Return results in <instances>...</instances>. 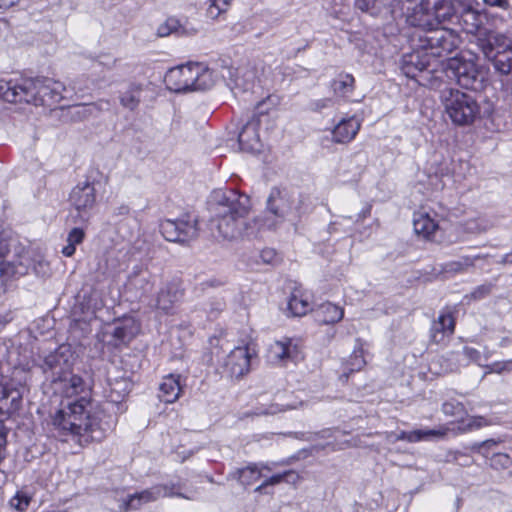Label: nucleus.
Masks as SVG:
<instances>
[{
  "label": "nucleus",
  "instance_id": "774afa93",
  "mask_svg": "<svg viewBox=\"0 0 512 512\" xmlns=\"http://www.w3.org/2000/svg\"><path fill=\"white\" fill-rule=\"evenodd\" d=\"M501 263L512 264V251L503 256Z\"/></svg>",
  "mask_w": 512,
  "mask_h": 512
},
{
  "label": "nucleus",
  "instance_id": "c9c22d12",
  "mask_svg": "<svg viewBox=\"0 0 512 512\" xmlns=\"http://www.w3.org/2000/svg\"><path fill=\"white\" fill-rule=\"evenodd\" d=\"M355 79L351 74L341 73L332 82L331 89L336 96L346 97L354 90Z\"/></svg>",
  "mask_w": 512,
  "mask_h": 512
},
{
  "label": "nucleus",
  "instance_id": "37998d69",
  "mask_svg": "<svg viewBox=\"0 0 512 512\" xmlns=\"http://www.w3.org/2000/svg\"><path fill=\"white\" fill-rule=\"evenodd\" d=\"M442 411L444 414L454 417H462L465 414L464 405L457 400H448L443 403Z\"/></svg>",
  "mask_w": 512,
  "mask_h": 512
},
{
  "label": "nucleus",
  "instance_id": "dca6fc26",
  "mask_svg": "<svg viewBox=\"0 0 512 512\" xmlns=\"http://www.w3.org/2000/svg\"><path fill=\"white\" fill-rule=\"evenodd\" d=\"M268 357L273 363L297 361L301 358L299 346L290 338H283L270 345Z\"/></svg>",
  "mask_w": 512,
  "mask_h": 512
},
{
  "label": "nucleus",
  "instance_id": "58836bf2",
  "mask_svg": "<svg viewBox=\"0 0 512 512\" xmlns=\"http://www.w3.org/2000/svg\"><path fill=\"white\" fill-rule=\"evenodd\" d=\"M10 399V405L7 406L9 412H14L20 408L22 396L16 389H10L5 383L0 381V401L7 402Z\"/></svg>",
  "mask_w": 512,
  "mask_h": 512
},
{
  "label": "nucleus",
  "instance_id": "680f3d73",
  "mask_svg": "<svg viewBox=\"0 0 512 512\" xmlns=\"http://www.w3.org/2000/svg\"><path fill=\"white\" fill-rule=\"evenodd\" d=\"M12 320V316H11V313H6V314H0V331L2 329H4V327L9 323L11 322Z\"/></svg>",
  "mask_w": 512,
  "mask_h": 512
},
{
  "label": "nucleus",
  "instance_id": "9d476101",
  "mask_svg": "<svg viewBox=\"0 0 512 512\" xmlns=\"http://www.w3.org/2000/svg\"><path fill=\"white\" fill-rule=\"evenodd\" d=\"M446 75L465 89L482 91L487 85V74L474 60L463 56H455L448 59Z\"/></svg>",
  "mask_w": 512,
  "mask_h": 512
},
{
  "label": "nucleus",
  "instance_id": "72a5a7b5",
  "mask_svg": "<svg viewBox=\"0 0 512 512\" xmlns=\"http://www.w3.org/2000/svg\"><path fill=\"white\" fill-rule=\"evenodd\" d=\"M484 256L476 255V256H462L458 260L450 261L444 264L443 271L445 273H464L467 272L470 268L475 266V262L477 260L483 259Z\"/></svg>",
  "mask_w": 512,
  "mask_h": 512
},
{
  "label": "nucleus",
  "instance_id": "b1692460",
  "mask_svg": "<svg viewBox=\"0 0 512 512\" xmlns=\"http://www.w3.org/2000/svg\"><path fill=\"white\" fill-rule=\"evenodd\" d=\"M448 428L440 427L439 429H418L410 432L401 431L396 435V440H405L408 442H419L423 440H430L431 438H443L446 436Z\"/></svg>",
  "mask_w": 512,
  "mask_h": 512
},
{
  "label": "nucleus",
  "instance_id": "4d7b16f0",
  "mask_svg": "<svg viewBox=\"0 0 512 512\" xmlns=\"http://www.w3.org/2000/svg\"><path fill=\"white\" fill-rule=\"evenodd\" d=\"M252 222L258 224L260 228L266 227L268 229H272L276 226V222H270L268 219H262L260 217L254 218Z\"/></svg>",
  "mask_w": 512,
  "mask_h": 512
},
{
  "label": "nucleus",
  "instance_id": "7ed1b4c3",
  "mask_svg": "<svg viewBox=\"0 0 512 512\" xmlns=\"http://www.w3.org/2000/svg\"><path fill=\"white\" fill-rule=\"evenodd\" d=\"M32 270L45 277L50 266L40 255H33L11 231H0V297Z\"/></svg>",
  "mask_w": 512,
  "mask_h": 512
},
{
  "label": "nucleus",
  "instance_id": "79ce46f5",
  "mask_svg": "<svg viewBox=\"0 0 512 512\" xmlns=\"http://www.w3.org/2000/svg\"><path fill=\"white\" fill-rule=\"evenodd\" d=\"M492 469L501 471L512 466V458L506 453H494L489 459Z\"/></svg>",
  "mask_w": 512,
  "mask_h": 512
},
{
  "label": "nucleus",
  "instance_id": "c756f323",
  "mask_svg": "<svg viewBox=\"0 0 512 512\" xmlns=\"http://www.w3.org/2000/svg\"><path fill=\"white\" fill-rule=\"evenodd\" d=\"M72 352L69 346H59L54 352L44 357L41 369L44 372L55 370L56 366L65 365L67 359H72Z\"/></svg>",
  "mask_w": 512,
  "mask_h": 512
},
{
  "label": "nucleus",
  "instance_id": "09e8293b",
  "mask_svg": "<svg viewBox=\"0 0 512 512\" xmlns=\"http://www.w3.org/2000/svg\"><path fill=\"white\" fill-rule=\"evenodd\" d=\"M30 503V497L26 495L16 494L11 500V506L18 511H24Z\"/></svg>",
  "mask_w": 512,
  "mask_h": 512
},
{
  "label": "nucleus",
  "instance_id": "13d9d810",
  "mask_svg": "<svg viewBox=\"0 0 512 512\" xmlns=\"http://www.w3.org/2000/svg\"><path fill=\"white\" fill-rule=\"evenodd\" d=\"M278 411L277 406L271 405L268 409H260L257 408V410L254 412V415H269V414H276Z\"/></svg>",
  "mask_w": 512,
  "mask_h": 512
},
{
  "label": "nucleus",
  "instance_id": "c03bdc74",
  "mask_svg": "<svg viewBox=\"0 0 512 512\" xmlns=\"http://www.w3.org/2000/svg\"><path fill=\"white\" fill-rule=\"evenodd\" d=\"M494 288V284L492 283H484L477 287H475L470 294L466 295L465 298L469 300H482L489 296Z\"/></svg>",
  "mask_w": 512,
  "mask_h": 512
},
{
  "label": "nucleus",
  "instance_id": "f3484780",
  "mask_svg": "<svg viewBox=\"0 0 512 512\" xmlns=\"http://www.w3.org/2000/svg\"><path fill=\"white\" fill-rule=\"evenodd\" d=\"M251 353L247 346L236 347L226 358L225 368L231 377H241L250 370Z\"/></svg>",
  "mask_w": 512,
  "mask_h": 512
},
{
  "label": "nucleus",
  "instance_id": "ea45409f",
  "mask_svg": "<svg viewBox=\"0 0 512 512\" xmlns=\"http://www.w3.org/2000/svg\"><path fill=\"white\" fill-rule=\"evenodd\" d=\"M72 359H67L65 361V365L56 366L55 370H51L50 372H44L46 380L50 381L52 386L54 387L58 384L63 378L68 377L72 372Z\"/></svg>",
  "mask_w": 512,
  "mask_h": 512
},
{
  "label": "nucleus",
  "instance_id": "603ef678",
  "mask_svg": "<svg viewBox=\"0 0 512 512\" xmlns=\"http://www.w3.org/2000/svg\"><path fill=\"white\" fill-rule=\"evenodd\" d=\"M498 442H496L493 439H489L486 441H483L481 443L476 444L478 451L485 457H488V450L492 447L496 446Z\"/></svg>",
  "mask_w": 512,
  "mask_h": 512
},
{
  "label": "nucleus",
  "instance_id": "e2e57ef3",
  "mask_svg": "<svg viewBox=\"0 0 512 512\" xmlns=\"http://www.w3.org/2000/svg\"><path fill=\"white\" fill-rule=\"evenodd\" d=\"M20 0H0V8L8 9L15 4H17Z\"/></svg>",
  "mask_w": 512,
  "mask_h": 512
},
{
  "label": "nucleus",
  "instance_id": "052dcab7",
  "mask_svg": "<svg viewBox=\"0 0 512 512\" xmlns=\"http://www.w3.org/2000/svg\"><path fill=\"white\" fill-rule=\"evenodd\" d=\"M76 251V246L67 242V245L63 247L62 254L66 257H71Z\"/></svg>",
  "mask_w": 512,
  "mask_h": 512
},
{
  "label": "nucleus",
  "instance_id": "f257e3e1",
  "mask_svg": "<svg viewBox=\"0 0 512 512\" xmlns=\"http://www.w3.org/2000/svg\"><path fill=\"white\" fill-rule=\"evenodd\" d=\"M99 403L87 397H81L58 410L52 418L54 436L61 441L67 437L77 438L80 445L92 441H101L115 424Z\"/></svg>",
  "mask_w": 512,
  "mask_h": 512
},
{
  "label": "nucleus",
  "instance_id": "3c124183",
  "mask_svg": "<svg viewBox=\"0 0 512 512\" xmlns=\"http://www.w3.org/2000/svg\"><path fill=\"white\" fill-rule=\"evenodd\" d=\"M334 104L331 98H322L318 100H314L310 103V108L312 111L321 112L323 109L332 107Z\"/></svg>",
  "mask_w": 512,
  "mask_h": 512
},
{
  "label": "nucleus",
  "instance_id": "4c0bfd02",
  "mask_svg": "<svg viewBox=\"0 0 512 512\" xmlns=\"http://www.w3.org/2000/svg\"><path fill=\"white\" fill-rule=\"evenodd\" d=\"M111 109V101L108 99H100L96 102L79 105L76 114L82 117L97 116L101 112Z\"/></svg>",
  "mask_w": 512,
  "mask_h": 512
},
{
  "label": "nucleus",
  "instance_id": "49530a36",
  "mask_svg": "<svg viewBox=\"0 0 512 512\" xmlns=\"http://www.w3.org/2000/svg\"><path fill=\"white\" fill-rule=\"evenodd\" d=\"M488 373H497L502 374L504 372L512 371V360L494 362L490 364L488 367Z\"/></svg>",
  "mask_w": 512,
  "mask_h": 512
},
{
  "label": "nucleus",
  "instance_id": "ddd939ff",
  "mask_svg": "<svg viewBox=\"0 0 512 512\" xmlns=\"http://www.w3.org/2000/svg\"><path fill=\"white\" fill-rule=\"evenodd\" d=\"M431 66L429 56L417 49V51L405 54L402 57L400 68L405 76L414 79L420 85L429 83L430 86L434 87V81L429 77L433 71Z\"/></svg>",
  "mask_w": 512,
  "mask_h": 512
},
{
  "label": "nucleus",
  "instance_id": "a19ab883",
  "mask_svg": "<svg viewBox=\"0 0 512 512\" xmlns=\"http://www.w3.org/2000/svg\"><path fill=\"white\" fill-rule=\"evenodd\" d=\"M233 0H209L207 16L213 20L225 14L231 7Z\"/></svg>",
  "mask_w": 512,
  "mask_h": 512
},
{
  "label": "nucleus",
  "instance_id": "a211bd4d",
  "mask_svg": "<svg viewBox=\"0 0 512 512\" xmlns=\"http://www.w3.org/2000/svg\"><path fill=\"white\" fill-rule=\"evenodd\" d=\"M260 118L253 116L242 127L238 135V142L240 148L247 152H259L261 150L260 136H259Z\"/></svg>",
  "mask_w": 512,
  "mask_h": 512
},
{
  "label": "nucleus",
  "instance_id": "a878e982",
  "mask_svg": "<svg viewBox=\"0 0 512 512\" xmlns=\"http://www.w3.org/2000/svg\"><path fill=\"white\" fill-rule=\"evenodd\" d=\"M108 406L114 408V405L121 404L125 397L130 393L132 383L127 378L115 379L109 383Z\"/></svg>",
  "mask_w": 512,
  "mask_h": 512
},
{
  "label": "nucleus",
  "instance_id": "20e7f679",
  "mask_svg": "<svg viewBox=\"0 0 512 512\" xmlns=\"http://www.w3.org/2000/svg\"><path fill=\"white\" fill-rule=\"evenodd\" d=\"M62 89L61 83L48 78L22 79L20 82L0 80V98L10 103L51 105L62 98Z\"/></svg>",
  "mask_w": 512,
  "mask_h": 512
},
{
  "label": "nucleus",
  "instance_id": "473e14b6",
  "mask_svg": "<svg viewBox=\"0 0 512 512\" xmlns=\"http://www.w3.org/2000/svg\"><path fill=\"white\" fill-rule=\"evenodd\" d=\"M228 477L237 480L243 486H250L261 477V468L257 464H250L236 469Z\"/></svg>",
  "mask_w": 512,
  "mask_h": 512
},
{
  "label": "nucleus",
  "instance_id": "8fccbe9b",
  "mask_svg": "<svg viewBox=\"0 0 512 512\" xmlns=\"http://www.w3.org/2000/svg\"><path fill=\"white\" fill-rule=\"evenodd\" d=\"M7 433V428L4 423L0 421V463L6 457Z\"/></svg>",
  "mask_w": 512,
  "mask_h": 512
},
{
  "label": "nucleus",
  "instance_id": "7c9ffc66",
  "mask_svg": "<svg viewBox=\"0 0 512 512\" xmlns=\"http://www.w3.org/2000/svg\"><path fill=\"white\" fill-rule=\"evenodd\" d=\"M196 32V29L187 28L186 26L180 24L178 19L173 17L168 18L157 28V35L159 37H166L171 34H176L177 36H191L196 34Z\"/></svg>",
  "mask_w": 512,
  "mask_h": 512
},
{
  "label": "nucleus",
  "instance_id": "338daca9",
  "mask_svg": "<svg viewBox=\"0 0 512 512\" xmlns=\"http://www.w3.org/2000/svg\"><path fill=\"white\" fill-rule=\"evenodd\" d=\"M232 31L238 33V34H241V33H244L245 32V25L242 23V22H238V23H235L232 27H231Z\"/></svg>",
  "mask_w": 512,
  "mask_h": 512
},
{
  "label": "nucleus",
  "instance_id": "0e129e2a",
  "mask_svg": "<svg viewBox=\"0 0 512 512\" xmlns=\"http://www.w3.org/2000/svg\"><path fill=\"white\" fill-rule=\"evenodd\" d=\"M486 5L503 7L506 4V0H483Z\"/></svg>",
  "mask_w": 512,
  "mask_h": 512
},
{
  "label": "nucleus",
  "instance_id": "2f4dec72",
  "mask_svg": "<svg viewBox=\"0 0 512 512\" xmlns=\"http://www.w3.org/2000/svg\"><path fill=\"white\" fill-rule=\"evenodd\" d=\"M310 309L308 295L304 294L300 288H295L288 300V310L293 316H303Z\"/></svg>",
  "mask_w": 512,
  "mask_h": 512
},
{
  "label": "nucleus",
  "instance_id": "e433bc0d",
  "mask_svg": "<svg viewBox=\"0 0 512 512\" xmlns=\"http://www.w3.org/2000/svg\"><path fill=\"white\" fill-rule=\"evenodd\" d=\"M460 24L467 33H475L481 26V14L471 7L465 8L460 15Z\"/></svg>",
  "mask_w": 512,
  "mask_h": 512
},
{
  "label": "nucleus",
  "instance_id": "864d4df0",
  "mask_svg": "<svg viewBox=\"0 0 512 512\" xmlns=\"http://www.w3.org/2000/svg\"><path fill=\"white\" fill-rule=\"evenodd\" d=\"M465 358H467L470 361L477 362L479 361L481 354L478 350L472 347L465 346L462 351Z\"/></svg>",
  "mask_w": 512,
  "mask_h": 512
},
{
  "label": "nucleus",
  "instance_id": "5fc2aeb1",
  "mask_svg": "<svg viewBox=\"0 0 512 512\" xmlns=\"http://www.w3.org/2000/svg\"><path fill=\"white\" fill-rule=\"evenodd\" d=\"M290 473H291L290 471H286L281 474L273 475L264 481V485H266V486L277 485V484L281 483L285 479V477Z\"/></svg>",
  "mask_w": 512,
  "mask_h": 512
},
{
  "label": "nucleus",
  "instance_id": "6e6552de",
  "mask_svg": "<svg viewBox=\"0 0 512 512\" xmlns=\"http://www.w3.org/2000/svg\"><path fill=\"white\" fill-rule=\"evenodd\" d=\"M455 12L451 0H421L407 10L406 22L423 31L451 21Z\"/></svg>",
  "mask_w": 512,
  "mask_h": 512
},
{
  "label": "nucleus",
  "instance_id": "9b49d317",
  "mask_svg": "<svg viewBox=\"0 0 512 512\" xmlns=\"http://www.w3.org/2000/svg\"><path fill=\"white\" fill-rule=\"evenodd\" d=\"M183 488L184 485L181 482L154 485L141 492L129 495L120 507L123 511L136 510L143 504L156 501L162 497H181L190 499L189 496L181 492Z\"/></svg>",
  "mask_w": 512,
  "mask_h": 512
},
{
  "label": "nucleus",
  "instance_id": "4be33fe9",
  "mask_svg": "<svg viewBox=\"0 0 512 512\" xmlns=\"http://www.w3.org/2000/svg\"><path fill=\"white\" fill-rule=\"evenodd\" d=\"M286 196L287 194L278 188H273L267 199L268 212L279 219H283L291 210V204Z\"/></svg>",
  "mask_w": 512,
  "mask_h": 512
},
{
  "label": "nucleus",
  "instance_id": "bf43d9fd",
  "mask_svg": "<svg viewBox=\"0 0 512 512\" xmlns=\"http://www.w3.org/2000/svg\"><path fill=\"white\" fill-rule=\"evenodd\" d=\"M275 257V252L272 249H266L261 252V258L265 263H271Z\"/></svg>",
  "mask_w": 512,
  "mask_h": 512
},
{
  "label": "nucleus",
  "instance_id": "a18cd8bd",
  "mask_svg": "<svg viewBox=\"0 0 512 512\" xmlns=\"http://www.w3.org/2000/svg\"><path fill=\"white\" fill-rule=\"evenodd\" d=\"M365 363H366V361L364 359L363 348L362 347L355 348V350L350 358L351 370L352 371L360 370L365 365Z\"/></svg>",
  "mask_w": 512,
  "mask_h": 512
},
{
  "label": "nucleus",
  "instance_id": "5701e85b",
  "mask_svg": "<svg viewBox=\"0 0 512 512\" xmlns=\"http://www.w3.org/2000/svg\"><path fill=\"white\" fill-rule=\"evenodd\" d=\"M413 227L417 235L431 240L438 229V223L427 212H416L413 218Z\"/></svg>",
  "mask_w": 512,
  "mask_h": 512
},
{
  "label": "nucleus",
  "instance_id": "f03ea898",
  "mask_svg": "<svg viewBox=\"0 0 512 512\" xmlns=\"http://www.w3.org/2000/svg\"><path fill=\"white\" fill-rule=\"evenodd\" d=\"M211 218L209 227L216 238L236 240L244 235H252L251 223L247 216L252 209L250 197L237 190H217L209 200Z\"/></svg>",
  "mask_w": 512,
  "mask_h": 512
},
{
  "label": "nucleus",
  "instance_id": "c85d7f7f",
  "mask_svg": "<svg viewBox=\"0 0 512 512\" xmlns=\"http://www.w3.org/2000/svg\"><path fill=\"white\" fill-rule=\"evenodd\" d=\"M53 389L55 392L62 393L66 397H72L84 391L85 382L80 376L74 375L71 372L68 377L63 378Z\"/></svg>",
  "mask_w": 512,
  "mask_h": 512
},
{
  "label": "nucleus",
  "instance_id": "393cba45",
  "mask_svg": "<svg viewBox=\"0 0 512 512\" xmlns=\"http://www.w3.org/2000/svg\"><path fill=\"white\" fill-rule=\"evenodd\" d=\"M159 390V398L161 401L165 403L175 402L181 392L180 376L174 374L165 376L160 384Z\"/></svg>",
  "mask_w": 512,
  "mask_h": 512
},
{
  "label": "nucleus",
  "instance_id": "cd10ccee",
  "mask_svg": "<svg viewBox=\"0 0 512 512\" xmlns=\"http://www.w3.org/2000/svg\"><path fill=\"white\" fill-rule=\"evenodd\" d=\"M344 316V310L331 302L321 304L315 310V318L320 324H334Z\"/></svg>",
  "mask_w": 512,
  "mask_h": 512
},
{
  "label": "nucleus",
  "instance_id": "423d86ee",
  "mask_svg": "<svg viewBox=\"0 0 512 512\" xmlns=\"http://www.w3.org/2000/svg\"><path fill=\"white\" fill-rule=\"evenodd\" d=\"M440 100L446 115L457 126H469L481 118L480 104L471 94L445 87L440 92Z\"/></svg>",
  "mask_w": 512,
  "mask_h": 512
},
{
  "label": "nucleus",
  "instance_id": "6ab92c4d",
  "mask_svg": "<svg viewBox=\"0 0 512 512\" xmlns=\"http://www.w3.org/2000/svg\"><path fill=\"white\" fill-rule=\"evenodd\" d=\"M455 331V319L449 310L442 311L438 318L433 321L430 333L434 343H441L453 335Z\"/></svg>",
  "mask_w": 512,
  "mask_h": 512
},
{
  "label": "nucleus",
  "instance_id": "f8f14e48",
  "mask_svg": "<svg viewBox=\"0 0 512 512\" xmlns=\"http://www.w3.org/2000/svg\"><path fill=\"white\" fill-rule=\"evenodd\" d=\"M160 231L167 241L188 243L198 237V221L190 215L176 220L166 219L161 222Z\"/></svg>",
  "mask_w": 512,
  "mask_h": 512
},
{
  "label": "nucleus",
  "instance_id": "2eb2a0df",
  "mask_svg": "<svg viewBox=\"0 0 512 512\" xmlns=\"http://www.w3.org/2000/svg\"><path fill=\"white\" fill-rule=\"evenodd\" d=\"M184 296L182 281L174 278L166 282L157 294L156 306L165 313H172L176 303Z\"/></svg>",
  "mask_w": 512,
  "mask_h": 512
},
{
  "label": "nucleus",
  "instance_id": "39448f33",
  "mask_svg": "<svg viewBox=\"0 0 512 512\" xmlns=\"http://www.w3.org/2000/svg\"><path fill=\"white\" fill-rule=\"evenodd\" d=\"M164 82L170 91L176 93L201 91L214 85V76L205 64L189 63L168 70Z\"/></svg>",
  "mask_w": 512,
  "mask_h": 512
},
{
  "label": "nucleus",
  "instance_id": "4468645a",
  "mask_svg": "<svg viewBox=\"0 0 512 512\" xmlns=\"http://www.w3.org/2000/svg\"><path fill=\"white\" fill-rule=\"evenodd\" d=\"M69 202L79 214L91 210L96 204V189L94 182L86 179L79 182L70 192Z\"/></svg>",
  "mask_w": 512,
  "mask_h": 512
},
{
  "label": "nucleus",
  "instance_id": "de8ad7c7",
  "mask_svg": "<svg viewBox=\"0 0 512 512\" xmlns=\"http://www.w3.org/2000/svg\"><path fill=\"white\" fill-rule=\"evenodd\" d=\"M85 232L83 229L75 227L73 228L67 236V242L76 246L84 240Z\"/></svg>",
  "mask_w": 512,
  "mask_h": 512
},
{
  "label": "nucleus",
  "instance_id": "bb28decb",
  "mask_svg": "<svg viewBox=\"0 0 512 512\" xmlns=\"http://www.w3.org/2000/svg\"><path fill=\"white\" fill-rule=\"evenodd\" d=\"M129 284L139 290L141 295L149 294L154 286L151 274L141 266H135L129 277Z\"/></svg>",
  "mask_w": 512,
  "mask_h": 512
},
{
  "label": "nucleus",
  "instance_id": "0eeeda50",
  "mask_svg": "<svg viewBox=\"0 0 512 512\" xmlns=\"http://www.w3.org/2000/svg\"><path fill=\"white\" fill-rule=\"evenodd\" d=\"M477 47L484 58L490 61L496 72L502 75L512 73V39L492 30L480 31L476 39Z\"/></svg>",
  "mask_w": 512,
  "mask_h": 512
},
{
  "label": "nucleus",
  "instance_id": "f704fd0d",
  "mask_svg": "<svg viewBox=\"0 0 512 512\" xmlns=\"http://www.w3.org/2000/svg\"><path fill=\"white\" fill-rule=\"evenodd\" d=\"M142 86L139 84H131L126 91L120 94V104L130 111H134L141 101Z\"/></svg>",
  "mask_w": 512,
  "mask_h": 512
},
{
  "label": "nucleus",
  "instance_id": "69168bd1",
  "mask_svg": "<svg viewBox=\"0 0 512 512\" xmlns=\"http://www.w3.org/2000/svg\"><path fill=\"white\" fill-rule=\"evenodd\" d=\"M371 213V206H366L359 214L357 221L363 220Z\"/></svg>",
  "mask_w": 512,
  "mask_h": 512
},
{
  "label": "nucleus",
  "instance_id": "1a4fd4ad",
  "mask_svg": "<svg viewBox=\"0 0 512 512\" xmlns=\"http://www.w3.org/2000/svg\"><path fill=\"white\" fill-rule=\"evenodd\" d=\"M413 46L435 58L451 54L459 45L458 35L451 29L437 27L424 30L412 38Z\"/></svg>",
  "mask_w": 512,
  "mask_h": 512
},
{
  "label": "nucleus",
  "instance_id": "aec40b11",
  "mask_svg": "<svg viewBox=\"0 0 512 512\" xmlns=\"http://www.w3.org/2000/svg\"><path fill=\"white\" fill-rule=\"evenodd\" d=\"M360 127L361 123L354 116L343 118L332 129V141L347 144L356 137Z\"/></svg>",
  "mask_w": 512,
  "mask_h": 512
},
{
  "label": "nucleus",
  "instance_id": "412c9836",
  "mask_svg": "<svg viewBox=\"0 0 512 512\" xmlns=\"http://www.w3.org/2000/svg\"><path fill=\"white\" fill-rule=\"evenodd\" d=\"M140 326L133 317H124L114 323L112 337L115 344L130 342L139 332Z\"/></svg>",
  "mask_w": 512,
  "mask_h": 512
},
{
  "label": "nucleus",
  "instance_id": "6e6d98bb",
  "mask_svg": "<svg viewBox=\"0 0 512 512\" xmlns=\"http://www.w3.org/2000/svg\"><path fill=\"white\" fill-rule=\"evenodd\" d=\"M378 1L379 0H355V6L362 11H368L373 8Z\"/></svg>",
  "mask_w": 512,
  "mask_h": 512
}]
</instances>
